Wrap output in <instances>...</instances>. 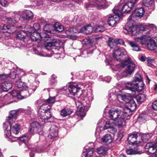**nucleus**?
Masks as SVG:
<instances>
[{
    "instance_id": "1",
    "label": "nucleus",
    "mask_w": 157,
    "mask_h": 157,
    "mask_svg": "<svg viewBox=\"0 0 157 157\" xmlns=\"http://www.w3.org/2000/svg\"><path fill=\"white\" fill-rule=\"evenodd\" d=\"M145 13V10L142 7L136 8L130 16L129 19L125 27L124 28V32L128 33L132 36H136L142 32L144 31L141 29V28L137 25H133V21L137 17L141 18Z\"/></svg>"
},
{
    "instance_id": "2",
    "label": "nucleus",
    "mask_w": 157,
    "mask_h": 157,
    "mask_svg": "<svg viewBox=\"0 0 157 157\" xmlns=\"http://www.w3.org/2000/svg\"><path fill=\"white\" fill-rule=\"evenodd\" d=\"M127 60H123V63L121 64H118L117 67H123L125 65H127V67L124 71L122 75L118 74L117 75V78L119 79L123 77L131 75L134 71L136 67L135 63L131 61L129 57L127 58Z\"/></svg>"
},
{
    "instance_id": "3",
    "label": "nucleus",
    "mask_w": 157,
    "mask_h": 157,
    "mask_svg": "<svg viewBox=\"0 0 157 157\" xmlns=\"http://www.w3.org/2000/svg\"><path fill=\"white\" fill-rule=\"evenodd\" d=\"M110 4V2H108L106 0H94L85 3L84 7L87 9L95 6L99 9H102L106 8Z\"/></svg>"
},
{
    "instance_id": "4",
    "label": "nucleus",
    "mask_w": 157,
    "mask_h": 157,
    "mask_svg": "<svg viewBox=\"0 0 157 157\" xmlns=\"http://www.w3.org/2000/svg\"><path fill=\"white\" fill-rule=\"evenodd\" d=\"M44 105H42L39 110L38 113L39 115H40V117L39 119V121L42 124H44L46 122V121L48 120L52 117V115L50 113V109L51 108L50 106L47 107V109H44L43 108Z\"/></svg>"
},
{
    "instance_id": "5",
    "label": "nucleus",
    "mask_w": 157,
    "mask_h": 157,
    "mask_svg": "<svg viewBox=\"0 0 157 157\" xmlns=\"http://www.w3.org/2000/svg\"><path fill=\"white\" fill-rule=\"evenodd\" d=\"M114 58L118 61H121L124 58L129 57L126 51L123 48L117 47L115 48L113 53Z\"/></svg>"
},
{
    "instance_id": "6",
    "label": "nucleus",
    "mask_w": 157,
    "mask_h": 157,
    "mask_svg": "<svg viewBox=\"0 0 157 157\" xmlns=\"http://www.w3.org/2000/svg\"><path fill=\"white\" fill-rule=\"evenodd\" d=\"M113 10L115 15L109 17L108 20V25L112 27L114 26L118 22L121 17L119 14H121V11L117 9H113Z\"/></svg>"
},
{
    "instance_id": "7",
    "label": "nucleus",
    "mask_w": 157,
    "mask_h": 157,
    "mask_svg": "<svg viewBox=\"0 0 157 157\" xmlns=\"http://www.w3.org/2000/svg\"><path fill=\"white\" fill-rule=\"evenodd\" d=\"M126 88L132 91H135V90L141 91L143 89V84L142 82L140 86L138 83L133 81L132 82H128L125 84Z\"/></svg>"
},
{
    "instance_id": "8",
    "label": "nucleus",
    "mask_w": 157,
    "mask_h": 157,
    "mask_svg": "<svg viewBox=\"0 0 157 157\" xmlns=\"http://www.w3.org/2000/svg\"><path fill=\"white\" fill-rule=\"evenodd\" d=\"M137 0H135V1L133 3L132 2H129L125 3L122 7L121 9L119 8V9H117L121 11V14H120V16H122V13H128L131 11L132 7L136 2Z\"/></svg>"
},
{
    "instance_id": "9",
    "label": "nucleus",
    "mask_w": 157,
    "mask_h": 157,
    "mask_svg": "<svg viewBox=\"0 0 157 157\" xmlns=\"http://www.w3.org/2000/svg\"><path fill=\"white\" fill-rule=\"evenodd\" d=\"M43 125L40 122V123L36 121L33 122L30 124L29 127V132L33 134L37 132L38 131H41Z\"/></svg>"
},
{
    "instance_id": "10",
    "label": "nucleus",
    "mask_w": 157,
    "mask_h": 157,
    "mask_svg": "<svg viewBox=\"0 0 157 157\" xmlns=\"http://www.w3.org/2000/svg\"><path fill=\"white\" fill-rule=\"evenodd\" d=\"M16 17L18 18H20V15H22V17L24 20L32 19L33 18L34 15L32 12L29 10H25L22 13L21 12H18L16 13Z\"/></svg>"
},
{
    "instance_id": "11",
    "label": "nucleus",
    "mask_w": 157,
    "mask_h": 157,
    "mask_svg": "<svg viewBox=\"0 0 157 157\" xmlns=\"http://www.w3.org/2000/svg\"><path fill=\"white\" fill-rule=\"evenodd\" d=\"M39 25L38 24H35L33 28L30 27V29H33L34 31L31 34L30 37L33 41H36L38 42H40V39H39L40 35L36 31L38 29Z\"/></svg>"
},
{
    "instance_id": "12",
    "label": "nucleus",
    "mask_w": 157,
    "mask_h": 157,
    "mask_svg": "<svg viewBox=\"0 0 157 157\" xmlns=\"http://www.w3.org/2000/svg\"><path fill=\"white\" fill-rule=\"evenodd\" d=\"M11 121H7L4 124L3 127L5 129V137L8 139L11 140L12 136L11 135V127L12 126L11 124Z\"/></svg>"
},
{
    "instance_id": "13",
    "label": "nucleus",
    "mask_w": 157,
    "mask_h": 157,
    "mask_svg": "<svg viewBox=\"0 0 157 157\" xmlns=\"http://www.w3.org/2000/svg\"><path fill=\"white\" fill-rule=\"evenodd\" d=\"M80 89V88L76 84H71L66 89V91L67 94L75 96Z\"/></svg>"
},
{
    "instance_id": "14",
    "label": "nucleus",
    "mask_w": 157,
    "mask_h": 157,
    "mask_svg": "<svg viewBox=\"0 0 157 157\" xmlns=\"http://www.w3.org/2000/svg\"><path fill=\"white\" fill-rule=\"evenodd\" d=\"M137 138V133L135 132L129 134L127 140L130 144H131L133 145H138L140 143V141L136 140Z\"/></svg>"
},
{
    "instance_id": "15",
    "label": "nucleus",
    "mask_w": 157,
    "mask_h": 157,
    "mask_svg": "<svg viewBox=\"0 0 157 157\" xmlns=\"http://www.w3.org/2000/svg\"><path fill=\"white\" fill-rule=\"evenodd\" d=\"M150 32L148 31L146 33V34L141 37H134V39L136 41L139 42L142 45L146 44L150 39V37L149 36Z\"/></svg>"
},
{
    "instance_id": "16",
    "label": "nucleus",
    "mask_w": 157,
    "mask_h": 157,
    "mask_svg": "<svg viewBox=\"0 0 157 157\" xmlns=\"http://www.w3.org/2000/svg\"><path fill=\"white\" fill-rule=\"evenodd\" d=\"M121 110L118 109L115 110H109V117L114 121L121 116Z\"/></svg>"
},
{
    "instance_id": "17",
    "label": "nucleus",
    "mask_w": 157,
    "mask_h": 157,
    "mask_svg": "<svg viewBox=\"0 0 157 157\" xmlns=\"http://www.w3.org/2000/svg\"><path fill=\"white\" fill-rule=\"evenodd\" d=\"M12 84L10 81H5L0 85V89L5 91H7L12 87Z\"/></svg>"
},
{
    "instance_id": "18",
    "label": "nucleus",
    "mask_w": 157,
    "mask_h": 157,
    "mask_svg": "<svg viewBox=\"0 0 157 157\" xmlns=\"http://www.w3.org/2000/svg\"><path fill=\"white\" fill-rule=\"evenodd\" d=\"M145 149L147 151L151 154H154L157 152V149L152 143H147L145 147Z\"/></svg>"
},
{
    "instance_id": "19",
    "label": "nucleus",
    "mask_w": 157,
    "mask_h": 157,
    "mask_svg": "<svg viewBox=\"0 0 157 157\" xmlns=\"http://www.w3.org/2000/svg\"><path fill=\"white\" fill-rule=\"evenodd\" d=\"M50 133L48 135V137L52 139L58 136V128L55 125H53L50 129Z\"/></svg>"
},
{
    "instance_id": "20",
    "label": "nucleus",
    "mask_w": 157,
    "mask_h": 157,
    "mask_svg": "<svg viewBox=\"0 0 157 157\" xmlns=\"http://www.w3.org/2000/svg\"><path fill=\"white\" fill-rule=\"evenodd\" d=\"M113 141V139L110 134H106L102 137L101 140V142L106 144L111 143Z\"/></svg>"
},
{
    "instance_id": "21",
    "label": "nucleus",
    "mask_w": 157,
    "mask_h": 157,
    "mask_svg": "<svg viewBox=\"0 0 157 157\" xmlns=\"http://www.w3.org/2000/svg\"><path fill=\"white\" fill-rule=\"evenodd\" d=\"M73 112L72 109L69 108H64L60 110V115L63 117H65L70 115Z\"/></svg>"
},
{
    "instance_id": "22",
    "label": "nucleus",
    "mask_w": 157,
    "mask_h": 157,
    "mask_svg": "<svg viewBox=\"0 0 157 157\" xmlns=\"http://www.w3.org/2000/svg\"><path fill=\"white\" fill-rule=\"evenodd\" d=\"M125 119L124 118L123 116L121 115L114 121L115 125H117L119 127L124 126L126 124Z\"/></svg>"
},
{
    "instance_id": "23",
    "label": "nucleus",
    "mask_w": 157,
    "mask_h": 157,
    "mask_svg": "<svg viewBox=\"0 0 157 157\" xmlns=\"http://www.w3.org/2000/svg\"><path fill=\"white\" fill-rule=\"evenodd\" d=\"M50 41L45 42L44 43V46L46 49L49 50L50 49L55 45V44L56 42V39H49Z\"/></svg>"
},
{
    "instance_id": "24",
    "label": "nucleus",
    "mask_w": 157,
    "mask_h": 157,
    "mask_svg": "<svg viewBox=\"0 0 157 157\" xmlns=\"http://www.w3.org/2000/svg\"><path fill=\"white\" fill-rule=\"evenodd\" d=\"M93 31V29L92 26L89 25L82 27L80 30V32L83 33L88 34Z\"/></svg>"
},
{
    "instance_id": "25",
    "label": "nucleus",
    "mask_w": 157,
    "mask_h": 157,
    "mask_svg": "<svg viewBox=\"0 0 157 157\" xmlns=\"http://www.w3.org/2000/svg\"><path fill=\"white\" fill-rule=\"evenodd\" d=\"M133 111L131 110L128 107L126 106L123 109L122 116L124 118H127L132 115V112Z\"/></svg>"
},
{
    "instance_id": "26",
    "label": "nucleus",
    "mask_w": 157,
    "mask_h": 157,
    "mask_svg": "<svg viewBox=\"0 0 157 157\" xmlns=\"http://www.w3.org/2000/svg\"><path fill=\"white\" fill-rule=\"evenodd\" d=\"M31 89H30L28 90L26 89L20 90V97L21 98L20 99L25 98L29 97L30 95L29 91L31 92Z\"/></svg>"
},
{
    "instance_id": "27",
    "label": "nucleus",
    "mask_w": 157,
    "mask_h": 157,
    "mask_svg": "<svg viewBox=\"0 0 157 157\" xmlns=\"http://www.w3.org/2000/svg\"><path fill=\"white\" fill-rule=\"evenodd\" d=\"M20 78H19V79L16 82L15 86L18 88L20 89V90L23 89H28L27 88L25 84L21 81Z\"/></svg>"
},
{
    "instance_id": "28",
    "label": "nucleus",
    "mask_w": 157,
    "mask_h": 157,
    "mask_svg": "<svg viewBox=\"0 0 157 157\" xmlns=\"http://www.w3.org/2000/svg\"><path fill=\"white\" fill-rule=\"evenodd\" d=\"M39 39H40V41L43 40L44 41L50 40L49 39L51 38V37L50 35L44 32H41L40 34Z\"/></svg>"
},
{
    "instance_id": "29",
    "label": "nucleus",
    "mask_w": 157,
    "mask_h": 157,
    "mask_svg": "<svg viewBox=\"0 0 157 157\" xmlns=\"http://www.w3.org/2000/svg\"><path fill=\"white\" fill-rule=\"evenodd\" d=\"M54 25L51 24H47L44 25L43 28L44 30L49 33H53Z\"/></svg>"
},
{
    "instance_id": "30",
    "label": "nucleus",
    "mask_w": 157,
    "mask_h": 157,
    "mask_svg": "<svg viewBox=\"0 0 157 157\" xmlns=\"http://www.w3.org/2000/svg\"><path fill=\"white\" fill-rule=\"evenodd\" d=\"M21 110L20 109H18L16 110H13L11 111L10 113V115L8 117V118L10 120H11L15 119L17 116V113Z\"/></svg>"
},
{
    "instance_id": "31",
    "label": "nucleus",
    "mask_w": 157,
    "mask_h": 157,
    "mask_svg": "<svg viewBox=\"0 0 157 157\" xmlns=\"http://www.w3.org/2000/svg\"><path fill=\"white\" fill-rule=\"evenodd\" d=\"M93 149L92 148L85 149V151L83 152V155L86 157H90L93 154Z\"/></svg>"
},
{
    "instance_id": "32",
    "label": "nucleus",
    "mask_w": 157,
    "mask_h": 157,
    "mask_svg": "<svg viewBox=\"0 0 157 157\" xmlns=\"http://www.w3.org/2000/svg\"><path fill=\"white\" fill-rule=\"evenodd\" d=\"M127 107L131 109V110H134L136 108V105L133 99L130 100L127 103Z\"/></svg>"
},
{
    "instance_id": "33",
    "label": "nucleus",
    "mask_w": 157,
    "mask_h": 157,
    "mask_svg": "<svg viewBox=\"0 0 157 157\" xmlns=\"http://www.w3.org/2000/svg\"><path fill=\"white\" fill-rule=\"evenodd\" d=\"M108 45L111 48H116L117 47L116 42L114 40L110 37L109 38Z\"/></svg>"
},
{
    "instance_id": "34",
    "label": "nucleus",
    "mask_w": 157,
    "mask_h": 157,
    "mask_svg": "<svg viewBox=\"0 0 157 157\" xmlns=\"http://www.w3.org/2000/svg\"><path fill=\"white\" fill-rule=\"evenodd\" d=\"M54 27V31L55 30L59 32H62L64 29L63 26L59 23H55Z\"/></svg>"
},
{
    "instance_id": "35",
    "label": "nucleus",
    "mask_w": 157,
    "mask_h": 157,
    "mask_svg": "<svg viewBox=\"0 0 157 157\" xmlns=\"http://www.w3.org/2000/svg\"><path fill=\"white\" fill-rule=\"evenodd\" d=\"M12 26L11 25H9L5 24H1L0 25V29L3 33H10L9 31V29Z\"/></svg>"
},
{
    "instance_id": "36",
    "label": "nucleus",
    "mask_w": 157,
    "mask_h": 157,
    "mask_svg": "<svg viewBox=\"0 0 157 157\" xmlns=\"http://www.w3.org/2000/svg\"><path fill=\"white\" fill-rule=\"evenodd\" d=\"M30 151L32 152L29 153V155L30 157H34V154L33 152H36L37 153H40L43 151L39 147H36L35 148H30Z\"/></svg>"
},
{
    "instance_id": "37",
    "label": "nucleus",
    "mask_w": 157,
    "mask_h": 157,
    "mask_svg": "<svg viewBox=\"0 0 157 157\" xmlns=\"http://www.w3.org/2000/svg\"><path fill=\"white\" fill-rule=\"evenodd\" d=\"M108 148L105 146H101L98 148L97 151L98 153L99 154H105L107 153Z\"/></svg>"
},
{
    "instance_id": "38",
    "label": "nucleus",
    "mask_w": 157,
    "mask_h": 157,
    "mask_svg": "<svg viewBox=\"0 0 157 157\" xmlns=\"http://www.w3.org/2000/svg\"><path fill=\"white\" fill-rule=\"evenodd\" d=\"M128 43L133 48V50L137 52L140 51V47L134 42L130 41L128 42Z\"/></svg>"
},
{
    "instance_id": "39",
    "label": "nucleus",
    "mask_w": 157,
    "mask_h": 157,
    "mask_svg": "<svg viewBox=\"0 0 157 157\" xmlns=\"http://www.w3.org/2000/svg\"><path fill=\"white\" fill-rule=\"evenodd\" d=\"M149 43L147 44V47L150 50H153L154 48L156 46V44L155 41L151 39V37L150 39L148 40Z\"/></svg>"
},
{
    "instance_id": "40",
    "label": "nucleus",
    "mask_w": 157,
    "mask_h": 157,
    "mask_svg": "<svg viewBox=\"0 0 157 157\" xmlns=\"http://www.w3.org/2000/svg\"><path fill=\"white\" fill-rule=\"evenodd\" d=\"M20 128V126L19 124H16L12 126L11 128V131L13 133L17 134L19 133Z\"/></svg>"
},
{
    "instance_id": "41",
    "label": "nucleus",
    "mask_w": 157,
    "mask_h": 157,
    "mask_svg": "<svg viewBox=\"0 0 157 157\" xmlns=\"http://www.w3.org/2000/svg\"><path fill=\"white\" fill-rule=\"evenodd\" d=\"M9 94L11 95L13 97H17L18 99H20L21 98L20 97V91L17 90H14L12 91Z\"/></svg>"
},
{
    "instance_id": "42",
    "label": "nucleus",
    "mask_w": 157,
    "mask_h": 157,
    "mask_svg": "<svg viewBox=\"0 0 157 157\" xmlns=\"http://www.w3.org/2000/svg\"><path fill=\"white\" fill-rule=\"evenodd\" d=\"M26 35V33L24 31L21 30L17 33V37L18 39H22L25 38Z\"/></svg>"
},
{
    "instance_id": "43",
    "label": "nucleus",
    "mask_w": 157,
    "mask_h": 157,
    "mask_svg": "<svg viewBox=\"0 0 157 157\" xmlns=\"http://www.w3.org/2000/svg\"><path fill=\"white\" fill-rule=\"evenodd\" d=\"M136 99L138 102L141 103L144 102L145 100V97L144 94H141L137 96Z\"/></svg>"
},
{
    "instance_id": "44",
    "label": "nucleus",
    "mask_w": 157,
    "mask_h": 157,
    "mask_svg": "<svg viewBox=\"0 0 157 157\" xmlns=\"http://www.w3.org/2000/svg\"><path fill=\"white\" fill-rule=\"evenodd\" d=\"M136 81V82L138 83L140 86L141 85V84L142 82L144 85L143 83L142 82V78L141 76L138 74H136L135 76V80L134 81Z\"/></svg>"
},
{
    "instance_id": "45",
    "label": "nucleus",
    "mask_w": 157,
    "mask_h": 157,
    "mask_svg": "<svg viewBox=\"0 0 157 157\" xmlns=\"http://www.w3.org/2000/svg\"><path fill=\"white\" fill-rule=\"evenodd\" d=\"M85 106L80 107L77 109V114L80 116H83L84 114Z\"/></svg>"
},
{
    "instance_id": "46",
    "label": "nucleus",
    "mask_w": 157,
    "mask_h": 157,
    "mask_svg": "<svg viewBox=\"0 0 157 157\" xmlns=\"http://www.w3.org/2000/svg\"><path fill=\"white\" fill-rule=\"evenodd\" d=\"M113 125H115L114 122H111L110 121H107L106 122L105 124L104 127V129H109L111 127H112Z\"/></svg>"
},
{
    "instance_id": "47",
    "label": "nucleus",
    "mask_w": 157,
    "mask_h": 157,
    "mask_svg": "<svg viewBox=\"0 0 157 157\" xmlns=\"http://www.w3.org/2000/svg\"><path fill=\"white\" fill-rule=\"evenodd\" d=\"M143 4L146 6L149 7L153 3V0H143Z\"/></svg>"
},
{
    "instance_id": "48",
    "label": "nucleus",
    "mask_w": 157,
    "mask_h": 157,
    "mask_svg": "<svg viewBox=\"0 0 157 157\" xmlns=\"http://www.w3.org/2000/svg\"><path fill=\"white\" fill-rule=\"evenodd\" d=\"M16 70H14L13 71L10 72V77L11 78L13 79L19 77L18 75L16 74Z\"/></svg>"
},
{
    "instance_id": "49",
    "label": "nucleus",
    "mask_w": 157,
    "mask_h": 157,
    "mask_svg": "<svg viewBox=\"0 0 157 157\" xmlns=\"http://www.w3.org/2000/svg\"><path fill=\"white\" fill-rule=\"evenodd\" d=\"M30 138V137L28 135H24L22 136L21 137H20L19 140L20 141L24 142H25L28 140Z\"/></svg>"
},
{
    "instance_id": "50",
    "label": "nucleus",
    "mask_w": 157,
    "mask_h": 157,
    "mask_svg": "<svg viewBox=\"0 0 157 157\" xmlns=\"http://www.w3.org/2000/svg\"><path fill=\"white\" fill-rule=\"evenodd\" d=\"M105 29V28L103 26H98L96 27L94 31L96 32H102Z\"/></svg>"
},
{
    "instance_id": "51",
    "label": "nucleus",
    "mask_w": 157,
    "mask_h": 157,
    "mask_svg": "<svg viewBox=\"0 0 157 157\" xmlns=\"http://www.w3.org/2000/svg\"><path fill=\"white\" fill-rule=\"evenodd\" d=\"M68 29L67 30H68L69 32L77 33L78 32V29L77 27H74L72 28H67Z\"/></svg>"
},
{
    "instance_id": "52",
    "label": "nucleus",
    "mask_w": 157,
    "mask_h": 157,
    "mask_svg": "<svg viewBox=\"0 0 157 157\" xmlns=\"http://www.w3.org/2000/svg\"><path fill=\"white\" fill-rule=\"evenodd\" d=\"M147 61L148 62V65H150V64H151V67L152 66V65H154V64L155 63V61L153 59H152L150 57H148L147 58Z\"/></svg>"
},
{
    "instance_id": "53",
    "label": "nucleus",
    "mask_w": 157,
    "mask_h": 157,
    "mask_svg": "<svg viewBox=\"0 0 157 157\" xmlns=\"http://www.w3.org/2000/svg\"><path fill=\"white\" fill-rule=\"evenodd\" d=\"M55 96L53 97H51L50 96L47 100H45V101L46 103H53L55 100Z\"/></svg>"
},
{
    "instance_id": "54",
    "label": "nucleus",
    "mask_w": 157,
    "mask_h": 157,
    "mask_svg": "<svg viewBox=\"0 0 157 157\" xmlns=\"http://www.w3.org/2000/svg\"><path fill=\"white\" fill-rule=\"evenodd\" d=\"M150 136L148 134H144L142 136V140L144 142H146L148 141L150 138Z\"/></svg>"
},
{
    "instance_id": "55",
    "label": "nucleus",
    "mask_w": 157,
    "mask_h": 157,
    "mask_svg": "<svg viewBox=\"0 0 157 157\" xmlns=\"http://www.w3.org/2000/svg\"><path fill=\"white\" fill-rule=\"evenodd\" d=\"M114 125H113L112 127L110 128L108 130L109 132L113 135H114L117 131V129L114 128Z\"/></svg>"
},
{
    "instance_id": "56",
    "label": "nucleus",
    "mask_w": 157,
    "mask_h": 157,
    "mask_svg": "<svg viewBox=\"0 0 157 157\" xmlns=\"http://www.w3.org/2000/svg\"><path fill=\"white\" fill-rule=\"evenodd\" d=\"M15 18L12 19L11 17H8L6 18V20L7 21H9V23H12V25H11L12 26H13V24L15 23V19L16 18V17H15Z\"/></svg>"
},
{
    "instance_id": "57",
    "label": "nucleus",
    "mask_w": 157,
    "mask_h": 157,
    "mask_svg": "<svg viewBox=\"0 0 157 157\" xmlns=\"http://www.w3.org/2000/svg\"><path fill=\"white\" fill-rule=\"evenodd\" d=\"M0 4L3 6H6L8 5V2L6 0H1Z\"/></svg>"
},
{
    "instance_id": "58",
    "label": "nucleus",
    "mask_w": 157,
    "mask_h": 157,
    "mask_svg": "<svg viewBox=\"0 0 157 157\" xmlns=\"http://www.w3.org/2000/svg\"><path fill=\"white\" fill-rule=\"evenodd\" d=\"M152 108L155 110H157V101H154L152 104Z\"/></svg>"
},
{
    "instance_id": "59",
    "label": "nucleus",
    "mask_w": 157,
    "mask_h": 157,
    "mask_svg": "<svg viewBox=\"0 0 157 157\" xmlns=\"http://www.w3.org/2000/svg\"><path fill=\"white\" fill-rule=\"evenodd\" d=\"M76 106L77 109L80 107H82L84 105L82 104V103L79 101H77L75 102Z\"/></svg>"
},
{
    "instance_id": "60",
    "label": "nucleus",
    "mask_w": 157,
    "mask_h": 157,
    "mask_svg": "<svg viewBox=\"0 0 157 157\" xmlns=\"http://www.w3.org/2000/svg\"><path fill=\"white\" fill-rule=\"evenodd\" d=\"M123 102H124L125 103H128L129 100L128 99L127 97L125 95H123Z\"/></svg>"
},
{
    "instance_id": "61",
    "label": "nucleus",
    "mask_w": 157,
    "mask_h": 157,
    "mask_svg": "<svg viewBox=\"0 0 157 157\" xmlns=\"http://www.w3.org/2000/svg\"><path fill=\"white\" fill-rule=\"evenodd\" d=\"M146 27L149 28V29L152 28V29L155 28L156 29V26L154 24H151L147 25Z\"/></svg>"
},
{
    "instance_id": "62",
    "label": "nucleus",
    "mask_w": 157,
    "mask_h": 157,
    "mask_svg": "<svg viewBox=\"0 0 157 157\" xmlns=\"http://www.w3.org/2000/svg\"><path fill=\"white\" fill-rule=\"evenodd\" d=\"M56 76L54 75H53L52 76L51 80L52 82L53 83L56 81Z\"/></svg>"
},
{
    "instance_id": "63",
    "label": "nucleus",
    "mask_w": 157,
    "mask_h": 157,
    "mask_svg": "<svg viewBox=\"0 0 157 157\" xmlns=\"http://www.w3.org/2000/svg\"><path fill=\"white\" fill-rule=\"evenodd\" d=\"M69 38L73 40H76L77 38V36L75 35H71L68 36Z\"/></svg>"
},
{
    "instance_id": "64",
    "label": "nucleus",
    "mask_w": 157,
    "mask_h": 157,
    "mask_svg": "<svg viewBox=\"0 0 157 157\" xmlns=\"http://www.w3.org/2000/svg\"><path fill=\"white\" fill-rule=\"evenodd\" d=\"M3 99L5 101H8L10 99V97L8 94H6L4 96Z\"/></svg>"
}]
</instances>
